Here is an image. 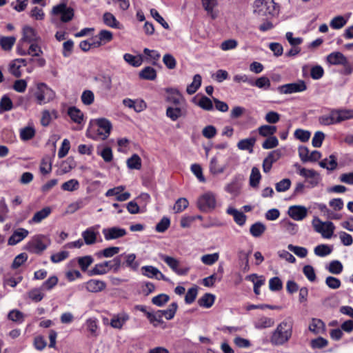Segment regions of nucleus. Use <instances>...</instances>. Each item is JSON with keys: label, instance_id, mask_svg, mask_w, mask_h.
Returning a JSON list of instances; mask_svg holds the SVG:
<instances>
[{"label": "nucleus", "instance_id": "393cba45", "mask_svg": "<svg viewBox=\"0 0 353 353\" xmlns=\"http://www.w3.org/2000/svg\"><path fill=\"white\" fill-rule=\"evenodd\" d=\"M98 232L95 231L94 228L91 227L86 229L82 232V236L84 239L85 243L87 245H92L97 241V235Z\"/></svg>", "mask_w": 353, "mask_h": 353}, {"label": "nucleus", "instance_id": "5701e85b", "mask_svg": "<svg viewBox=\"0 0 353 353\" xmlns=\"http://www.w3.org/2000/svg\"><path fill=\"white\" fill-rule=\"evenodd\" d=\"M337 123L353 119V110L334 109Z\"/></svg>", "mask_w": 353, "mask_h": 353}, {"label": "nucleus", "instance_id": "7c9ffc66", "mask_svg": "<svg viewBox=\"0 0 353 353\" xmlns=\"http://www.w3.org/2000/svg\"><path fill=\"white\" fill-rule=\"evenodd\" d=\"M271 85L270 80L265 76L257 78L256 80L252 79L251 86H255L260 89L268 90Z\"/></svg>", "mask_w": 353, "mask_h": 353}, {"label": "nucleus", "instance_id": "338daca9", "mask_svg": "<svg viewBox=\"0 0 353 353\" xmlns=\"http://www.w3.org/2000/svg\"><path fill=\"white\" fill-rule=\"evenodd\" d=\"M81 99L83 104L89 105L94 102V95L92 91L88 90L83 92Z\"/></svg>", "mask_w": 353, "mask_h": 353}, {"label": "nucleus", "instance_id": "f03ea898", "mask_svg": "<svg viewBox=\"0 0 353 353\" xmlns=\"http://www.w3.org/2000/svg\"><path fill=\"white\" fill-rule=\"evenodd\" d=\"M254 12L259 17H273L278 14L279 8L274 0H256Z\"/></svg>", "mask_w": 353, "mask_h": 353}, {"label": "nucleus", "instance_id": "aec40b11", "mask_svg": "<svg viewBox=\"0 0 353 353\" xmlns=\"http://www.w3.org/2000/svg\"><path fill=\"white\" fill-rule=\"evenodd\" d=\"M274 324V320L272 318L265 316H259L254 321V326L257 330H262L271 327Z\"/></svg>", "mask_w": 353, "mask_h": 353}, {"label": "nucleus", "instance_id": "473e14b6", "mask_svg": "<svg viewBox=\"0 0 353 353\" xmlns=\"http://www.w3.org/2000/svg\"><path fill=\"white\" fill-rule=\"evenodd\" d=\"M201 76L195 74L193 77L192 82L187 86L186 92L188 94H194L201 85Z\"/></svg>", "mask_w": 353, "mask_h": 353}, {"label": "nucleus", "instance_id": "0eeeda50", "mask_svg": "<svg viewBox=\"0 0 353 353\" xmlns=\"http://www.w3.org/2000/svg\"><path fill=\"white\" fill-rule=\"evenodd\" d=\"M295 166L299 169V174L306 179L310 188H314L319 183L321 177L315 170L301 168L299 164H296Z\"/></svg>", "mask_w": 353, "mask_h": 353}, {"label": "nucleus", "instance_id": "f704fd0d", "mask_svg": "<svg viewBox=\"0 0 353 353\" xmlns=\"http://www.w3.org/2000/svg\"><path fill=\"white\" fill-rule=\"evenodd\" d=\"M319 165L329 170H334L337 166L336 158L334 155L331 154L328 159H325L320 161Z\"/></svg>", "mask_w": 353, "mask_h": 353}, {"label": "nucleus", "instance_id": "c85d7f7f", "mask_svg": "<svg viewBox=\"0 0 353 353\" xmlns=\"http://www.w3.org/2000/svg\"><path fill=\"white\" fill-rule=\"evenodd\" d=\"M139 77L141 79L153 81L157 78V71L152 67H145L140 71Z\"/></svg>", "mask_w": 353, "mask_h": 353}, {"label": "nucleus", "instance_id": "5fc2aeb1", "mask_svg": "<svg viewBox=\"0 0 353 353\" xmlns=\"http://www.w3.org/2000/svg\"><path fill=\"white\" fill-rule=\"evenodd\" d=\"M13 108L12 100L6 95H4L0 101V113L5 111H10Z\"/></svg>", "mask_w": 353, "mask_h": 353}, {"label": "nucleus", "instance_id": "8fccbe9b", "mask_svg": "<svg viewBox=\"0 0 353 353\" xmlns=\"http://www.w3.org/2000/svg\"><path fill=\"white\" fill-rule=\"evenodd\" d=\"M14 37H2L0 39V46L4 50H10L15 43Z\"/></svg>", "mask_w": 353, "mask_h": 353}, {"label": "nucleus", "instance_id": "a19ab883", "mask_svg": "<svg viewBox=\"0 0 353 353\" xmlns=\"http://www.w3.org/2000/svg\"><path fill=\"white\" fill-rule=\"evenodd\" d=\"M159 269L152 265H145L141 268V274L148 278H157L159 274Z\"/></svg>", "mask_w": 353, "mask_h": 353}, {"label": "nucleus", "instance_id": "680f3d73", "mask_svg": "<svg viewBox=\"0 0 353 353\" xmlns=\"http://www.w3.org/2000/svg\"><path fill=\"white\" fill-rule=\"evenodd\" d=\"M35 135V130L32 127H26L21 130L20 137L23 141L31 139Z\"/></svg>", "mask_w": 353, "mask_h": 353}, {"label": "nucleus", "instance_id": "e2e57ef3", "mask_svg": "<svg viewBox=\"0 0 353 353\" xmlns=\"http://www.w3.org/2000/svg\"><path fill=\"white\" fill-rule=\"evenodd\" d=\"M143 53L148 57V59L152 61L153 65H156L157 61L160 59L161 54L160 53L154 50H150L148 48H145L143 50Z\"/></svg>", "mask_w": 353, "mask_h": 353}, {"label": "nucleus", "instance_id": "dca6fc26", "mask_svg": "<svg viewBox=\"0 0 353 353\" xmlns=\"http://www.w3.org/2000/svg\"><path fill=\"white\" fill-rule=\"evenodd\" d=\"M327 61L331 65L346 66L348 64L347 59L340 52H334L328 54Z\"/></svg>", "mask_w": 353, "mask_h": 353}, {"label": "nucleus", "instance_id": "774afa93", "mask_svg": "<svg viewBox=\"0 0 353 353\" xmlns=\"http://www.w3.org/2000/svg\"><path fill=\"white\" fill-rule=\"evenodd\" d=\"M198 105L202 109L207 111H210L213 110V104L212 100L205 96L202 97L200 99L198 103Z\"/></svg>", "mask_w": 353, "mask_h": 353}, {"label": "nucleus", "instance_id": "69168bd1", "mask_svg": "<svg viewBox=\"0 0 353 353\" xmlns=\"http://www.w3.org/2000/svg\"><path fill=\"white\" fill-rule=\"evenodd\" d=\"M79 183L77 179H70L61 185V188L65 191H74L79 188Z\"/></svg>", "mask_w": 353, "mask_h": 353}, {"label": "nucleus", "instance_id": "6ab92c4d", "mask_svg": "<svg viewBox=\"0 0 353 353\" xmlns=\"http://www.w3.org/2000/svg\"><path fill=\"white\" fill-rule=\"evenodd\" d=\"M28 231L24 228H19L15 230L8 239V245H14L21 241L28 235Z\"/></svg>", "mask_w": 353, "mask_h": 353}, {"label": "nucleus", "instance_id": "f257e3e1", "mask_svg": "<svg viewBox=\"0 0 353 353\" xmlns=\"http://www.w3.org/2000/svg\"><path fill=\"white\" fill-rule=\"evenodd\" d=\"M293 320L288 317L279 323L271 332L270 343L273 346H282L288 343L292 336Z\"/></svg>", "mask_w": 353, "mask_h": 353}, {"label": "nucleus", "instance_id": "09e8293b", "mask_svg": "<svg viewBox=\"0 0 353 353\" xmlns=\"http://www.w3.org/2000/svg\"><path fill=\"white\" fill-rule=\"evenodd\" d=\"M104 23L114 28H118L119 26V22L116 19L115 17L110 12H105L103 16Z\"/></svg>", "mask_w": 353, "mask_h": 353}, {"label": "nucleus", "instance_id": "de8ad7c7", "mask_svg": "<svg viewBox=\"0 0 353 353\" xmlns=\"http://www.w3.org/2000/svg\"><path fill=\"white\" fill-rule=\"evenodd\" d=\"M332 251V249L328 245L321 244L315 247L314 252V254L321 257L329 255Z\"/></svg>", "mask_w": 353, "mask_h": 353}, {"label": "nucleus", "instance_id": "f3484780", "mask_svg": "<svg viewBox=\"0 0 353 353\" xmlns=\"http://www.w3.org/2000/svg\"><path fill=\"white\" fill-rule=\"evenodd\" d=\"M47 247H48V245L46 244L43 241V240L39 237L33 239L32 241H30L28 244V250L32 252L37 253V254L41 253L43 251H44L47 248Z\"/></svg>", "mask_w": 353, "mask_h": 353}, {"label": "nucleus", "instance_id": "9b49d317", "mask_svg": "<svg viewBox=\"0 0 353 353\" xmlns=\"http://www.w3.org/2000/svg\"><path fill=\"white\" fill-rule=\"evenodd\" d=\"M41 41V37L38 35L37 31L32 27L26 26L23 28L22 37L20 39V43H32L39 42Z\"/></svg>", "mask_w": 353, "mask_h": 353}, {"label": "nucleus", "instance_id": "bb28decb", "mask_svg": "<svg viewBox=\"0 0 353 353\" xmlns=\"http://www.w3.org/2000/svg\"><path fill=\"white\" fill-rule=\"evenodd\" d=\"M227 213L228 214L232 215L234 219V221L240 226H243L246 221V216L242 212H239L235 208H229L227 210Z\"/></svg>", "mask_w": 353, "mask_h": 353}, {"label": "nucleus", "instance_id": "7ed1b4c3", "mask_svg": "<svg viewBox=\"0 0 353 353\" xmlns=\"http://www.w3.org/2000/svg\"><path fill=\"white\" fill-rule=\"evenodd\" d=\"M52 14L54 18L59 19L63 23L70 21L74 15V9L68 7L65 3H59L52 8ZM55 19H52L54 23Z\"/></svg>", "mask_w": 353, "mask_h": 353}, {"label": "nucleus", "instance_id": "6e6d98bb", "mask_svg": "<svg viewBox=\"0 0 353 353\" xmlns=\"http://www.w3.org/2000/svg\"><path fill=\"white\" fill-rule=\"evenodd\" d=\"M44 92H46L44 88H41L40 86V83H38L37 85V90L34 92V97L39 105L46 103V98Z\"/></svg>", "mask_w": 353, "mask_h": 353}, {"label": "nucleus", "instance_id": "a18cd8bd", "mask_svg": "<svg viewBox=\"0 0 353 353\" xmlns=\"http://www.w3.org/2000/svg\"><path fill=\"white\" fill-rule=\"evenodd\" d=\"M347 20L343 16H336L334 17L330 23V26L332 29L339 30L342 28L347 23Z\"/></svg>", "mask_w": 353, "mask_h": 353}, {"label": "nucleus", "instance_id": "79ce46f5", "mask_svg": "<svg viewBox=\"0 0 353 353\" xmlns=\"http://www.w3.org/2000/svg\"><path fill=\"white\" fill-rule=\"evenodd\" d=\"M146 316L150 323H152L154 327H157L163 323L161 316V312L159 310L155 312H146Z\"/></svg>", "mask_w": 353, "mask_h": 353}, {"label": "nucleus", "instance_id": "4c0bfd02", "mask_svg": "<svg viewBox=\"0 0 353 353\" xmlns=\"http://www.w3.org/2000/svg\"><path fill=\"white\" fill-rule=\"evenodd\" d=\"M68 114L70 119L77 123H81L83 119V114L80 110L76 107H70L68 108Z\"/></svg>", "mask_w": 353, "mask_h": 353}, {"label": "nucleus", "instance_id": "39448f33", "mask_svg": "<svg viewBox=\"0 0 353 353\" xmlns=\"http://www.w3.org/2000/svg\"><path fill=\"white\" fill-rule=\"evenodd\" d=\"M216 201L215 195L210 192L201 195L197 201V207L202 212H210L216 207Z\"/></svg>", "mask_w": 353, "mask_h": 353}, {"label": "nucleus", "instance_id": "4be33fe9", "mask_svg": "<svg viewBox=\"0 0 353 353\" xmlns=\"http://www.w3.org/2000/svg\"><path fill=\"white\" fill-rule=\"evenodd\" d=\"M123 256V254H120L115 256L112 260L104 261V263H107L108 272L110 271H112L113 272L117 273L119 271L122 265Z\"/></svg>", "mask_w": 353, "mask_h": 353}, {"label": "nucleus", "instance_id": "bf43d9fd", "mask_svg": "<svg viewBox=\"0 0 353 353\" xmlns=\"http://www.w3.org/2000/svg\"><path fill=\"white\" fill-rule=\"evenodd\" d=\"M288 249L294 252L296 256L301 258H304L307 254V250L305 248L294 245L292 244H289L288 245Z\"/></svg>", "mask_w": 353, "mask_h": 353}, {"label": "nucleus", "instance_id": "4d7b16f0", "mask_svg": "<svg viewBox=\"0 0 353 353\" xmlns=\"http://www.w3.org/2000/svg\"><path fill=\"white\" fill-rule=\"evenodd\" d=\"M170 300V296L166 294H160L152 299V303L159 307L163 306Z\"/></svg>", "mask_w": 353, "mask_h": 353}, {"label": "nucleus", "instance_id": "c9c22d12", "mask_svg": "<svg viewBox=\"0 0 353 353\" xmlns=\"http://www.w3.org/2000/svg\"><path fill=\"white\" fill-rule=\"evenodd\" d=\"M214 299L213 294L206 293L198 300V303L201 307L210 308L214 304Z\"/></svg>", "mask_w": 353, "mask_h": 353}, {"label": "nucleus", "instance_id": "e433bc0d", "mask_svg": "<svg viewBox=\"0 0 353 353\" xmlns=\"http://www.w3.org/2000/svg\"><path fill=\"white\" fill-rule=\"evenodd\" d=\"M178 308V305L176 302L172 303L167 310H159L161 316H164L167 320H171L174 318Z\"/></svg>", "mask_w": 353, "mask_h": 353}, {"label": "nucleus", "instance_id": "4468645a", "mask_svg": "<svg viewBox=\"0 0 353 353\" xmlns=\"http://www.w3.org/2000/svg\"><path fill=\"white\" fill-rule=\"evenodd\" d=\"M288 214L295 221H302L307 215V209L303 205H292L288 208Z\"/></svg>", "mask_w": 353, "mask_h": 353}, {"label": "nucleus", "instance_id": "b1692460", "mask_svg": "<svg viewBox=\"0 0 353 353\" xmlns=\"http://www.w3.org/2000/svg\"><path fill=\"white\" fill-rule=\"evenodd\" d=\"M51 212L52 210L50 207L43 208L42 210L37 212L29 222L30 223H39L47 218Z\"/></svg>", "mask_w": 353, "mask_h": 353}, {"label": "nucleus", "instance_id": "72a5a7b5", "mask_svg": "<svg viewBox=\"0 0 353 353\" xmlns=\"http://www.w3.org/2000/svg\"><path fill=\"white\" fill-rule=\"evenodd\" d=\"M277 130L275 125H263L258 128L259 135L263 137H270L273 136Z\"/></svg>", "mask_w": 353, "mask_h": 353}, {"label": "nucleus", "instance_id": "603ef678", "mask_svg": "<svg viewBox=\"0 0 353 353\" xmlns=\"http://www.w3.org/2000/svg\"><path fill=\"white\" fill-rule=\"evenodd\" d=\"M203 7L214 19L216 15L213 13V9L217 5V0H201Z\"/></svg>", "mask_w": 353, "mask_h": 353}, {"label": "nucleus", "instance_id": "ea45409f", "mask_svg": "<svg viewBox=\"0 0 353 353\" xmlns=\"http://www.w3.org/2000/svg\"><path fill=\"white\" fill-rule=\"evenodd\" d=\"M261 179V175L260 171L258 168L253 167L251 170V174L250 176V185L253 188L258 187L260 180Z\"/></svg>", "mask_w": 353, "mask_h": 353}, {"label": "nucleus", "instance_id": "6e6552de", "mask_svg": "<svg viewBox=\"0 0 353 353\" xmlns=\"http://www.w3.org/2000/svg\"><path fill=\"white\" fill-rule=\"evenodd\" d=\"M165 92L168 94L165 100L170 105H187L185 98L177 89L167 88Z\"/></svg>", "mask_w": 353, "mask_h": 353}, {"label": "nucleus", "instance_id": "20e7f679", "mask_svg": "<svg viewBox=\"0 0 353 353\" xmlns=\"http://www.w3.org/2000/svg\"><path fill=\"white\" fill-rule=\"evenodd\" d=\"M312 223L314 230L321 234L323 238L330 239L332 236L335 230V226L332 222H323L318 217H314Z\"/></svg>", "mask_w": 353, "mask_h": 353}, {"label": "nucleus", "instance_id": "58836bf2", "mask_svg": "<svg viewBox=\"0 0 353 353\" xmlns=\"http://www.w3.org/2000/svg\"><path fill=\"white\" fill-rule=\"evenodd\" d=\"M159 257L172 270L175 272L176 268L179 266V261L172 257L164 254H159Z\"/></svg>", "mask_w": 353, "mask_h": 353}, {"label": "nucleus", "instance_id": "c03bdc74", "mask_svg": "<svg viewBox=\"0 0 353 353\" xmlns=\"http://www.w3.org/2000/svg\"><path fill=\"white\" fill-rule=\"evenodd\" d=\"M126 163L130 169L140 170L141 168V159L137 154H134L128 159Z\"/></svg>", "mask_w": 353, "mask_h": 353}, {"label": "nucleus", "instance_id": "2eb2a0df", "mask_svg": "<svg viewBox=\"0 0 353 353\" xmlns=\"http://www.w3.org/2000/svg\"><path fill=\"white\" fill-rule=\"evenodd\" d=\"M85 288L90 292L97 293L105 289L106 283L101 280L90 279L85 283Z\"/></svg>", "mask_w": 353, "mask_h": 353}, {"label": "nucleus", "instance_id": "13d9d810", "mask_svg": "<svg viewBox=\"0 0 353 353\" xmlns=\"http://www.w3.org/2000/svg\"><path fill=\"white\" fill-rule=\"evenodd\" d=\"M219 259V253H213V254H205L201 256V261L203 263L208 265H212L214 263H215Z\"/></svg>", "mask_w": 353, "mask_h": 353}, {"label": "nucleus", "instance_id": "864d4df0", "mask_svg": "<svg viewBox=\"0 0 353 353\" xmlns=\"http://www.w3.org/2000/svg\"><path fill=\"white\" fill-rule=\"evenodd\" d=\"M78 264L83 272L88 270V267L93 263L94 259L91 256H85L78 258Z\"/></svg>", "mask_w": 353, "mask_h": 353}, {"label": "nucleus", "instance_id": "423d86ee", "mask_svg": "<svg viewBox=\"0 0 353 353\" xmlns=\"http://www.w3.org/2000/svg\"><path fill=\"white\" fill-rule=\"evenodd\" d=\"M307 90V85L304 81L299 80L294 83H287L280 85L277 90L280 94H289L292 93L301 92Z\"/></svg>", "mask_w": 353, "mask_h": 353}, {"label": "nucleus", "instance_id": "9d476101", "mask_svg": "<svg viewBox=\"0 0 353 353\" xmlns=\"http://www.w3.org/2000/svg\"><path fill=\"white\" fill-rule=\"evenodd\" d=\"M232 159V158L231 157H228L224 163H220L217 157H213L210 162V172L213 174H219L223 173L229 166L230 162Z\"/></svg>", "mask_w": 353, "mask_h": 353}, {"label": "nucleus", "instance_id": "2f4dec72", "mask_svg": "<svg viewBox=\"0 0 353 353\" xmlns=\"http://www.w3.org/2000/svg\"><path fill=\"white\" fill-rule=\"evenodd\" d=\"M334 109L332 110L328 114H324L319 118V121L321 125H330L337 123Z\"/></svg>", "mask_w": 353, "mask_h": 353}, {"label": "nucleus", "instance_id": "0e129e2a", "mask_svg": "<svg viewBox=\"0 0 353 353\" xmlns=\"http://www.w3.org/2000/svg\"><path fill=\"white\" fill-rule=\"evenodd\" d=\"M269 288L271 291H279L283 288V283L281 280L277 277H273L269 281Z\"/></svg>", "mask_w": 353, "mask_h": 353}, {"label": "nucleus", "instance_id": "c756f323", "mask_svg": "<svg viewBox=\"0 0 353 353\" xmlns=\"http://www.w3.org/2000/svg\"><path fill=\"white\" fill-rule=\"evenodd\" d=\"M266 230V226L261 222H256L250 226V232L255 238L262 236Z\"/></svg>", "mask_w": 353, "mask_h": 353}, {"label": "nucleus", "instance_id": "49530a36", "mask_svg": "<svg viewBox=\"0 0 353 353\" xmlns=\"http://www.w3.org/2000/svg\"><path fill=\"white\" fill-rule=\"evenodd\" d=\"M57 117V112L54 110L50 112L48 110H43L41 119V123L43 126H48L52 120V117Z\"/></svg>", "mask_w": 353, "mask_h": 353}, {"label": "nucleus", "instance_id": "f8f14e48", "mask_svg": "<svg viewBox=\"0 0 353 353\" xmlns=\"http://www.w3.org/2000/svg\"><path fill=\"white\" fill-rule=\"evenodd\" d=\"M95 123L98 126V134L101 136V139H106L111 132L112 124L109 120L105 118H100L95 120Z\"/></svg>", "mask_w": 353, "mask_h": 353}, {"label": "nucleus", "instance_id": "1a4fd4ad", "mask_svg": "<svg viewBox=\"0 0 353 353\" xmlns=\"http://www.w3.org/2000/svg\"><path fill=\"white\" fill-rule=\"evenodd\" d=\"M166 116L172 121H175L181 117L187 115V105H169L166 109Z\"/></svg>", "mask_w": 353, "mask_h": 353}, {"label": "nucleus", "instance_id": "a211bd4d", "mask_svg": "<svg viewBox=\"0 0 353 353\" xmlns=\"http://www.w3.org/2000/svg\"><path fill=\"white\" fill-rule=\"evenodd\" d=\"M130 319L129 315L125 312H121L114 315L110 321V325L117 329L122 328L123 325Z\"/></svg>", "mask_w": 353, "mask_h": 353}, {"label": "nucleus", "instance_id": "cd10ccee", "mask_svg": "<svg viewBox=\"0 0 353 353\" xmlns=\"http://www.w3.org/2000/svg\"><path fill=\"white\" fill-rule=\"evenodd\" d=\"M108 272L107 263L102 262L99 263H97L88 272V274L90 276H96V275H103Z\"/></svg>", "mask_w": 353, "mask_h": 353}, {"label": "nucleus", "instance_id": "a878e982", "mask_svg": "<svg viewBox=\"0 0 353 353\" xmlns=\"http://www.w3.org/2000/svg\"><path fill=\"white\" fill-rule=\"evenodd\" d=\"M256 143V139L251 137L240 140L237 143V148L241 150H247L250 153L253 152V148Z\"/></svg>", "mask_w": 353, "mask_h": 353}, {"label": "nucleus", "instance_id": "ddd939ff", "mask_svg": "<svg viewBox=\"0 0 353 353\" xmlns=\"http://www.w3.org/2000/svg\"><path fill=\"white\" fill-rule=\"evenodd\" d=\"M104 238L107 241L117 239L124 236L127 232L124 228L112 227L104 228L102 231Z\"/></svg>", "mask_w": 353, "mask_h": 353}, {"label": "nucleus", "instance_id": "052dcab7", "mask_svg": "<svg viewBox=\"0 0 353 353\" xmlns=\"http://www.w3.org/2000/svg\"><path fill=\"white\" fill-rule=\"evenodd\" d=\"M343 268L342 263L337 260L331 261L327 267L328 271L334 274H339L341 273Z\"/></svg>", "mask_w": 353, "mask_h": 353}, {"label": "nucleus", "instance_id": "412c9836", "mask_svg": "<svg viewBox=\"0 0 353 353\" xmlns=\"http://www.w3.org/2000/svg\"><path fill=\"white\" fill-rule=\"evenodd\" d=\"M308 329L314 334H320L325 332V325L321 319L313 318L309 324Z\"/></svg>", "mask_w": 353, "mask_h": 353}, {"label": "nucleus", "instance_id": "3c124183", "mask_svg": "<svg viewBox=\"0 0 353 353\" xmlns=\"http://www.w3.org/2000/svg\"><path fill=\"white\" fill-rule=\"evenodd\" d=\"M189 202L187 199L181 197L177 199L174 205V213H180L188 207Z\"/></svg>", "mask_w": 353, "mask_h": 353}, {"label": "nucleus", "instance_id": "37998d69", "mask_svg": "<svg viewBox=\"0 0 353 353\" xmlns=\"http://www.w3.org/2000/svg\"><path fill=\"white\" fill-rule=\"evenodd\" d=\"M123 259H125V263L127 267L130 268L133 270H136L139 267V263L136 261L135 254H123Z\"/></svg>", "mask_w": 353, "mask_h": 353}]
</instances>
